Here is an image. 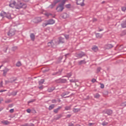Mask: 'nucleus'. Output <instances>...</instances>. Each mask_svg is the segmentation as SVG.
Returning a JSON list of instances; mask_svg holds the SVG:
<instances>
[{"label":"nucleus","mask_w":126,"mask_h":126,"mask_svg":"<svg viewBox=\"0 0 126 126\" xmlns=\"http://www.w3.org/2000/svg\"><path fill=\"white\" fill-rule=\"evenodd\" d=\"M44 82H45V80L41 79L40 81H39L38 82V83H39V85H42V84H43V83H44Z\"/></svg>","instance_id":"nucleus-26"},{"label":"nucleus","mask_w":126,"mask_h":126,"mask_svg":"<svg viewBox=\"0 0 126 126\" xmlns=\"http://www.w3.org/2000/svg\"><path fill=\"white\" fill-rule=\"evenodd\" d=\"M3 101V99L2 98H0V104L1 103V102Z\"/></svg>","instance_id":"nucleus-56"},{"label":"nucleus","mask_w":126,"mask_h":126,"mask_svg":"<svg viewBox=\"0 0 126 126\" xmlns=\"http://www.w3.org/2000/svg\"><path fill=\"white\" fill-rule=\"evenodd\" d=\"M3 110V107L0 108V112Z\"/></svg>","instance_id":"nucleus-57"},{"label":"nucleus","mask_w":126,"mask_h":126,"mask_svg":"<svg viewBox=\"0 0 126 126\" xmlns=\"http://www.w3.org/2000/svg\"><path fill=\"white\" fill-rule=\"evenodd\" d=\"M46 22H47L46 23H44L43 24V27H46L47 25H51L55 24V20H54L52 19H49V20L47 21Z\"/></svg>","instance_id":"nucleus-4"},{"label":"nucleus","mask_w":126,"mask_h":126,"mask_svg":"<svg viewBox=\"0 0 126 126\" xmlns=\"http://www.w3.org/2000/svg\"><path fill=\"white\" fill-rule=\"evenodd\" d=\"M61 74V72H55L52 73V75H57V74Z\"/></svg>","instance_id":"nucleus-32"},{"label":"nucleus","mask_w":126,"mask_h":126,"mask_svg":"<svg viewBox=\"0 0 126 126\" xmlns=\"http://www.w3.org/2000/svg\"><path fill=\"white\" fill-rule=\"evenodd\" d=\"M52 103H56V100H53Z\"/></svg>","instance_id":"nucleus-61"},{"label":"nucleus","mask_w":126,"mask_h":126,"mask_svg":"<svg viewBox=\"0 0 126 126\" xmlns=\"http://www.w3.org/2000/svg\"><path fill=\"white\" fill-rule=\"evenodd\" d=\"M99 84H100V88H101V89H104V87H105V85H104L103 84L101 83H100Z\"/></svg>","instance_id":"nucleus-29"},{"label":"nucleus","mask_w":126,"mask_h":126,"mask_svg":"<svg viewBox=\"0 0 126 126\" xmlns=\"http://www.w3.org/2000/svg\"><path fill=\"white\" fill-rule=\"evenodd\" d=\"M87 62L85 61V60H81L78 62L79 65H81V64H85Z\"/></svg>","instance_id":"nucleus-13"},{"label":"nucleus","mask_w":126,"mask_h":126,"mask_svg":"<svg viewBox=\"0 0 126 126\" xmlns=\"http://www.w3.org/2000/svg\"><path fill=\"white\" fill-rule=\"evenodd\" d=\"M71 6V5L70 4H68L65 5V7H66V8H70Z\"/></svg>","instance_id":"nucleus-33"},{"label":"nucleus","mask_w":126,"mask_h":126,"mask_svg":"<svg viewBox=\"0 0 126 126\" xmlns=\"http://www.w3.org/2000/svg\"><path fill=\"white\" fill-rule=\"evenodd\" d=\"M68 126H74V125L72 123H69Z\"/></svg>","instance_id":"nucleus-47"},{"label":"nucleus","mask_w":126,"mask_h":126,"mask_svg":"<svg viewBox=\"0 0 126 126\" xmlns=\"http://www.w3.org/2000/svg\"><path fill=\"white\" fill-rule=\"evenodd\" d=\"M56 81L57 83H65V82H66V79H59L58 80H57Z\"/></svg>","instance_id":"nucleus-9"},{"label":"nucleus","mask_w":126,"mask_h":126,"mask_svg":"<svg viewBox=\"0 0 126 126\" xmlns=\"http://www.w3.org/2000/svg\"><path fill=\"white\" fill-rule=\"evenodd\" d=\"M102 126H107V125H108V123L106 122H103L102 124H101Z\"/></svg>","instance_id":"nucleus-35"},{"label":"nucleus","mask_w":126,"mask_h":126,"mask_svg":"<svg viewBox=\"0 0 126 126\" xmlns=\"http://www.w3.org/2000/svg\"><path fill=\"white\" fill-rule=\"evenodd\" d=\"M5 103H10V101H9V100L6 101Z\"/></svg>","instance_id":"nucleus-60"},{"label":"nucleus","mask_w":126,"mask_h":126,"mask_svg":"<svg viewBox=\"0 0 126 126\" xmlns=\"http://www.w3.org/2000/svg\"><path fill=\"white\" fill-rule=\"evenodd\" d=\"M64 8L63 5L60 4L56 8V10L58 11V12H62V11L63 10Z\"/></svg>","instance_id":"nucleus-5"},{"label":"nucleus","mask_w":126,"mask_h":126,"mask_svg":"<svg viewBox=\"0 0 126 126\" xmlns=\"http://www.w3.org/2000/svg\"><path fill=\"white\" fill-rule=\"evenodd\" d=\"M1 124H3V125H9L10 123L8 122V121L3 120L1 122Z\"/></svg>","instance_id":"nucleus-19"},{"label":"nucleus","mask_w":126,"mask_h":126,"mask_svg":"<svg viewBox=\"0 0 126 126\" xmlns=\"http://www.w3.org/2000/svg\"><path fill=\"white\" fill-rule=\"evenodd\" d=\"M70 82H75V80L71 79L70 80Z\"/></svg>","instance_id":"nucleus-51"},{"label":"nucleus","mask_w":126,"mask_h":126,"mask_svg":"<svg viewBox=\"0 0 126 126\" xmlns=\"http://www.w3.org/2000/svg\"><path fill=\"white\" fill-rule=\"evenodd\" d=\"M27 113H31V109H28L27 110Z\"/></svg>","instance_id":"nucleus-42"},{"label":"nucleus","mask_w":126,"mask_h":126,"mask_svg":"<svg viewBox=\"0 0 126 126\" xmlns=\"http://www.w3.org/2000/svg\"><path fill=\"white\" fill-rule=\"evenodd\" d=\"M92 82H93V83H94V82H96V79H95L94 78L92 79Z\"/></svg>","instance_id":"nucleus-43"},{"label":"nucleus","mask_w":126,"mask_h":126,"mask_svg":"<svg viewBox=\"0 0 126 126\" xmlns=\"http://www.w3.org/2000/svg\"><path fill=\"white\" fill-rule=\"evenodd\" d=\"M71 106H66L65 107V110H66V111H68L70 109Z\"/></svg>","instance_id":"nucleus-31"},{"label":"nucleus","mask_w":126,"mask_h":126,"mask_svg":"<svg viewBox=\"0 0 126 126\" xmlns=\"http://www.w3.org/2000/svg\"><path fill=\"white\" fill-rule=\"evenodd\" d=\"M5 40H6V37H3L1 39L2 42H4V41H5Z\"/></svg>","instance_id":"nucleus-38"},{"label":"nucleus","mask_w":126,"mask_h":126,"mask_svg":"<svg viewBox=\"0 0 126 126\" xmlns=\"http://www.w3.org/2000/svg\"><path fill=\"white\" fill-rule=\"evenodd\" d=\"M79 111H80V109L79 108H74L73 109V112H74V113H77L79 112Z\"/></svg>","instance_id":"nucleus-25"},{"label":"nucleus","mask_w":126,"mask_h":126,"mask_svg":"<svg viewBox=\"0 0 126 126\" xmlns=\"http://www.w3.org/2000/svg\"><path fill=\"white\" fill-rule=\"evenodd\" d=\"M61 43H62V44L64 43V39L63 37L59 38V41L58 44H61Z\"/></svg>","instance_id":"nucleus-15"},{"label":"nucleus","mask_w":126,"mask_h":126,"mask_svg":"<svg viewBox=\"0 0 126 126\" xmlns=\"http://www.w3.org/2000/svg\"><path fill=\"white\" fill-rule=\"evenodd\" d=\"M94 98H99V97H100V95H94Z\"/></svg>","instance_id":"nucleus-45"},{"label":"nucleus","mask_w":126,"mask_h":126,"mask_svg":"<svg viewBox=\"0 0 126 126\" xmlns=\"http://www.w3.org/2000/svg\"><path fill=\"white\" fill-rule=\"evenodd\" d=\"M16 78H14V77H12L11 78H10L8 81H5V82H8L9 83H12V82H14V81H16Z\"/></svg>","instance_id":"nucleus-11"},{"label":"nucleus","mask_w":126,"mask_h":126,"mask_svg":"<svg viewBox=\"0 0 126 126\" xmlns=\"http://www.w3.org/2000/svg\"><path fill=\"white\" fill-rule=\"evenodd\" d=\"M26 4L19 1L16 4L15 8H16V9H19V8H26Z\"/></svg>","instance_id":"nucleus-2"},{"label":"nucleus","mask_w":126,"mask_h":126,"mask_svg":"<svg viewBox=\"0 0 126 126\" xmlns=\"http://www.w3.org/2000/svg\"><path fill=\"white\" fill-rule=\"evenodd\" d=\"M70 117H71V115H67V118H70Z\"/></svg>","instance_id":"nucleus-58"},{"label":"nucleus","mask_w":126,"mask_h":126,"mask_svg":"<svg viewBox=\"0 0 126 126\" xmlns=\"http://www.w3.org/2000/svg\"><path fill=\"white\" fill-rule=\"evenodd\" d=\"M17 94V91H13L12 93V95H16Z\"/></svg>","instance_id":"nucleus-37"},{"label":"nucleus","mask_w":126,"mask_h":126,"mask_svg":"<svg viewBox=\"0 0 126 126\" xmlns=\"http://www.w3.org/2000/svg\"><path fill=\"white\" fill-rule=\"evenodd\" d=\"M68 55H69V54H67L65 55V57H66V56H68Z\"/></svg>","instance_id":"nucleus-63"},{"label":"nucleus","mask_w":126,"mask_h":126,"mask_svg":"<svg viewBox=\"0 0 126 126\" xmlns=\"http://www.w3.org/2000/svg\"><path fill=\"white\" fill-rule=\"evenodd\" d=\"M65 39H68L69 38V35H65Z\"/></svg>","instance_id":"nucleus-46"},{"label":"nucleus","mask_w":126,"mask_h":126,"mask_svg":"<svg viewBox=\"0 0 126 126\" xmlns=\"http://www.w3.org/2000/svg\"><path fill=\"white\" fill-rule=\"evenodd\" d=\"M17 50V47L15 46L12 48V51H16Z\"/></svg>","instance_id":"nucleus-34"},{"label":"nucleus","mask_w":126,"mask_h":126,"mask_svg":"<svg viewBox=\"0 0 126 126\" xmlns=\"http://www.w3.org/2000/svg\"><path fill=\"white\" fill-rule=\"evenodd\" d=\"M61 109H62V106H60L58 108L54 109V113H55V114H58V113L59 112V111H60V110H61Z\"/></svg>","instance_id":"nucleus-12"},{"label":"nucleus","mask_w":126,"mask_h":126,"mask_svg":"<svg viewBox=\"0 0 126 126\" xmlns=\"http://www.w3.org/2000/svg\"><path fill=\"white\" fill-rule=\"evenodd\" d=\"M16 6V2H15V1H14L13 3L9 4V6L12 8L15 7V8Z\"/></svg>","instance_id":"nucleus-18"},{"label":"nucleus","mask_w":126,"mask_h":126,"mask_svg":"<svg viewBox=\"0 0 126 126\" xmlns=\"http://www.w3.org/2000/svg\"><path fill=\"white\" fill-rule=\"evenodd\" d=\"M63 18H64V19H65L66 17H67V14L66 13H63L62 16Z\"/></svg>","instance_id":"nucleus-27"},{"label":"nucleus","mask_w":126,"mask_h":126,"mask_svg":"<svg viewBox=\"0 0 126 126\" xmlns=\"http://www.w3.org/2000/svg\"><path fill=\"white\" fill-rule=\"evenodd\" d=\"M39 89H43V85L40 86V87H38Z\"/></svg>","instance_id":"nucleus-53"},{"label":"nucleus","mask_w":126,"mask_h":126,"mask_svg":"<svg viewBox=\"0 0 126 126\" xmlns=\"http://www.w3.org/2000/svg\"><path fill=\"white\" fill-rule=\"evenodd\" d=\"M10 113H13L14 112V109H11L9 110Z\"/></svg>","instance_id":"nucleus-44"},{"label":"nucleus","mask_w":126,"mask_h":126,"mask_svg":"<svg viewBox=\"0 0 126 126\" xmlns=\"http://www.w3.org/2000/svg\"><path fill=\"white\" fill-rule=\"evenodd\" d=\"M7 15H9V16L8 17V16H6V13L3 11H2L0 14V16H1L2 18H3V17H6L8 19H12V18L14 17H13V15H11L9 13H7Z\"/></svg>","instance_id":"nucleus-1"},{"label":"nucleus","mask_w":126,"mask_h":126,"mask_svg":"<svg viewBox=\"0 0 126 126\" xmlns=\"http://www.w3.org/2000/svg\"><path fill=\"white\" fill-rule=\"evenodd\" d=\"M122 106H126V102L123 103L122 104Z\"/></svg>","instance_id":"nucleus-52"},{"label":"nucleus","mask_w":126,"mask_h":126,"mask_svg":"<svg viewBox=\"0 0 126 126\" xmlns=\"http://www.w3.org/2000/svg\"><path fill=\"white\" fill-rule=\"evenodd\" d=\"M24 1H25V2H28V1H29V0H23Z\"/></svg>","instance_id":"nucleus-59"},{"label":"nucleus","mask_w":126,"mask_h":126,"mask_svg":"<svg viewBox=\"0 0 126 126\" xmlns=\"http://www.w3.org/2000/svg\"><path fill=\"white\" fill-rule=\"evenodd\" d=\"M84 56H85V54H84V53H82L77 54V57L78 58H82V57H84Z\"/></svg>","instance_id":"nucleus-20"},{"label":"nucleus","mask_w":126,"mask_h":126,"mask_svg":"<svg viewBox=\"0 0 126 126\" xmlns=\"http://www.w3.org/2000/svg\"><path fill=\"white\" fill-rule=\"evenodd\" d=\"M94 123H89L88 125L90 126H94Z\"/></svg>","instance_id":"nucleus-48"},{"label":"nucleus","mask_w":126,"mask_h":126,"mask_svg":"<svg viewBox=\"0 0 126 126\" xmlns=\"http://www.w3.org/2000/svg\"><path fill=\"white\" fill-rule=\"evenodd\" d=\"M101 31H103V30H101V29H100V30H99V32H101Z\"/></svg>","instance_id":"nucleus-64"},{"label":"nucleus","mask_w":126,"mask_h":126,"mask_svg":"<svg viewBox=\"0 0 126 126\" xmlns=\"http://www.w3.org/2000/svg\"><path fill=\"white\" fill-rule=\"evenodd\" d=\"M16 66H21V63L20 62H18L16 64Z\"/></svg>","instance_id":"nucleus-28"},{"label":"nucleus","mask_w":126,"mask_h":126,"mask_svg":"<svg viewBox=\"0 0 126 126\" xmlns=\"http://www.w3.org/2000/svg\"><path fill=\"white\" fill-rule=\"evenodd\" d=\"M92 49L94 52H98V47L96 46H93Z\"/></svg>","instance_id":"nucleus-21"},{"label":"nucleus","mask_w":126,"mask_h":126,"mask_svg":"<svg viewBox=\"0 0 126 126\" xmlns=\"http://www.w3.org/2000/svg\"><path fill=\"white\" fill-rule=\"evenodd\" d=\"M43 13V14H44V15H46V16H47V17H49V15H52L51 14L48 13H47V12Z\"/></svg>","instance_id":"nucleus-30"},{"label":"nucleus","mask_w":126,"mask_h":126,"mask_svg":"<svg viewBox=\"0 0 126 126\" xmlns=\"http://www.w3.org/2000/svg\"><path fill=\"white\" fill-rule=\"evenodd\" d=\"M95 21H97V19H96V18H94V19H93V22H95Z\"/></svg>","instance_id":"nucleus-55"},{"label":"nucleus","mask_w":126,"mask_h":126,"mask_svg":"<svg viewBox=\"0 0 126 126\" xmlns=\"http://www.w3.org/2000/svg\"><path fill=\"white\" fill-rule=\"evenodd\" d=\"M70 94L69 92H66L64 95H68V94Z\"/></svg>","instance_id":"nucleus-49"},{"label":"nucleus","mask_w":126,"mask_h":126,"mask_svg":"<svg viewBox=\"0 0 126 126\" xmlns=\"http://www.w3.org/2000/svg\"><path fill=\"white\" fill-rule=\"evenodd\" d=\"M9 70L8 69H5L4 70H3V76H5L6 75V74L7 73V72H8Z\"/></svg>","instance_id":"nucleus-14"},{"label":"nucleus","mask_w":126,"mask_h":126,"mask_svg":"<svg viewBox=\"0 0 126 126\" xmlns=\"http://www.w3.org/2000/svg\"><path fill=\"white\" fill-rule=\"evenodd\" d=\"M55 87H52L51 88H48V92H50V93L53 92V91H54V90H55Z\"/></svg>","instance_id":"nucleus-16"},{"label":"nucleus","mask_w":126,"mask_h":126,"mask_svg":"<svg viewBox=\"0 0 126 126\" xmlns=\"http://www.w3.org/2000/svg\"><path fill=\"white\" fill-rule=\"evenodd\" d=\"M55 108V104H51L50 106L49 107V110L51 111V110H53Z\"/></svg>","instance_id":"nucleus-24"},{"label":"nucleus","mask_w":126,"mask_h":126,"mask_svg":"<svg viewBox=\"0 0 126 126\" xmlns=\"http://www.w3.org/2000/svg\"><path fill=\"white\" fill-rule=\"evenodd\" d=\"M34 101H35V100H32V101H29L28 102V104H30V103H32V102H34Z\"/></svg>","instance_id":"nucleus-50"},{"label":"nucleus","mask_w":126,"mask_h":126,"mask_svg":"<svg viewBox=\"0 0 126 126\" xmlns=\"http://www.w3.org/2000/svg\"><path fill=\"white\" fill-rule=\"evenodd\" d=\"M105 49H109L113 48V45L112 44H107L105 46Z\"/></svg>","instance_id":"nucleus-22"},{"label":"nucleus","mask_w":126,"mask_h":126,"mask_svg":"<svg viewBox=\"0 0 126 126\" xmlns=\"http://www.w3.org/2000/svg\"><path fill=\"white\" fill-rule=\"evenodd\" d=\"M41 22L42 19H41V17H37L33 20V22H34V23H39V22Z\"/></svg>","instance_id":"nucleus-10"},{"label":"nucleus","mask_w":126,"mask_h":126,"mask_svg":"<svg viewBox=\"0 0 126 126\" xmlns=\"http://www.w3.org/2000/svg\"><path fill=\"white\" fill-rule=\"evenodd\" d=\"M60 1H61V0H55L53 1V3L49 6V7L50 8H54V7L56 5V4H57L58 2H60Z\"/></svg>","instance_id":"nucleus-8"},{"label":"nucleus","mask_w":126,"mask_h":126,"mask_svg":"<svg viewBox=\"0 0 126 126\" xmlns=\"http://www.w3.org/2000/svg\"><path fill=\"white\" fill-rule=\"evenodd\" d=\"M109 113L107 112L108 115H111L112 114L113 111L112 110H109Z\"/></svg>","instance_id":"nucleus-40"},{"label":"nucleus","mask_w":126,"mask_h":126,"mask_svg":"<svg viewBox=\"0 0 126 126\" xmlns=\"http://www.w3.org/2000/svg\"><path fill=\"white\" fill-rule=\"evenodd\" d=\"M57 45H58V43L56 42V40H55L48 43V46L50 48H57Z\"/></svg>","instance_id":"nucleus-3"},{"label":"nucleus","mask_w":126,"mask_h":126,"mask_svg":"<svg viewBox=\"0 0 126 126\" xmlns=\"http://www.w3.org/2000/svg\"><path fill=\"white\" fill-rule=\"evenodd\" d=\"M4 91H6V90H1L0 92H4Z\"/></svg>","instance_id":"nucleus-62"},{"label":"nucleus","mask_w":126,"mask_h":126,"mask_svg":"<svg viewBox=\"0 0 126 126\" xmlns=\"http://www.w3.org/2000/svg\"><path fill=\"white\" fill-rule=\"evenodd\" d=\"M0 87H2V81H1L0 83Z\"/></svg>","instance_id":"nucleus-54"},{"label":"nucleus","mask_w":126,"mask_h":126,"mask_svg":"<svg viewBox=\"0 0 126 126\" xmlns=\"http://www.w3.org/2000/svg\"><path fill=\"white\" fill-rule=\"evenodd\" d=\"M77 4L81 5V6H84L85 4H84V0H76Z\"/></svg>","instance_id":"nucleus-7"},{"label":"nucleus","mask_w":126,"mask_h":126,"mask_svg":"<svg viewBox=\"0 0 126 126\" xmlns=\"http://www.w3.org/2000/svg\"><path fill=\"white\" fill-rule=\"evenodd\" d=\"M71 76V73H69L67 75V77H70Z\"/></svg>","instance_id":"nucleus-41"},{"label":"nucleus","mask_w":126,"mask_h":126,"mask_svg":"<svg viewBox=\"0 0 126 126\" xmlns=\"http://www.w3.org/2000/svg\"><path fill=\"white\" fill-rule=\"evenodd\" d=\"M30 37L32 41H34L35 40V35L33 33H31L30 35Z\"/></svg>","instance_id":"nucleus-23"},{"label":"nucleus","mask_w":126,"mask_h":126,"mask_svg":"<svg viewBox=\"0 0 126 126\" xmlns=\"http://www.w3.org/2000/svg\"><path fill=\"white\" fill-rule=\"evenodd\" d=\"M15 34V30L13 29H11L9 30V32L7 33L8 36L11 37V36L14 35Z\"/></svg>","instance_id":"nucleus-6"},{"label":"nucleus","mask_w":126,"mask_h":126,"mask_svg":"<svg viewBox=\"0 0 126 126\" xmlns=\"http://www.w3.org/2000/svg\"><path fill=\"white\" fill-rule=\"evenodd\" d=\"M122 11H126V6L122 7Z\"/></svg>","instance_id":"nucleus-36"},{"label":"nucleus","mask_w":126,"mask_h":126,"mask_svg":"<svg viewBox=\"0 0 126 126\" xmlns=\"http://www.w3.org/2000/svg\"><path fill=\"white\" fill-rule=\"evenodd\" d=\"M95 36L96 38H98V39H101V38H102V37L103 36V34L98 33H96Z\"/></svg>","instance_id":"nucleus-17"},{"label":"nucleus","mask_w":126,"mask_h":126,"mask_svg":"<svg viewBox=\"0 0 126 126\" xmlns=\"http://www.w3.org/2000/svg\"><path fill=\"white\" fill-rule=\"evenodd\" d=\"M101 70V67H98L97 69V72H100V71Z\"/></svg>","instance_id":"nucleus-39"}]
</instances>
